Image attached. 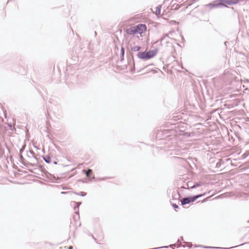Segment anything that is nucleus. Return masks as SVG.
I'll return each instance as SVG.
<instances>
[{"label": "nucleus", "instance_id": "obj_7", "mask_svg": "<svg viewBox=\"0 0 249 249\" xmlns=\"http://www.w3.org/2000/svg\"><path fill=\"white\" fill-rule=\"evenodd\" d=\"M242 87L245 90H248L249 89V81L248 80H245Z\"/></svg>", "mask_w": 249, "mask_h": 249}, {"label": "nucleus", "instance_id": "obj_21", "mask_svg": "<svg viewBox=\"0 0 249 249\" xmlns=\"http://www.w3.org/2000/svg\"><path fill=\"white\" fill-rule=\"evenodd\" d=\"M73 247L72 246H70L69 247V249H72Z\"/></svg>", "mask_w": 249, "mask_h": 249}, {"label": "nucleus", "instance_id": "obj_12", "mask_svg": "<svg viewBox=\"0 0 249 249\" xmlns=\"http://www.w3.org/2000/svg\"><path fill=\"white\" fill-rule=\"evenodd\" d=\"M73 203L77 205L76 206L74 207V210H75V213H78V212L76 211V210L77 209L78 210L79 206L81 204V202H73Z\"/></svg>", "mask_w": 249, "mask_h": 249}, {"label": "nucleus", "instance_id": "obj_11", "mask_svg": "<svg viewBox=\"0 0 249 249\" xmlns=\"http://www.w3.org/2000/svg\"><path fill=\"white\" fill-rule=\"evenodd\" d=\"M141 49V47L138 46H134L131 47V51L133 52H137Z\"/></svg>", "mask_w": 249, "mask_h": 249}, {"label": "nucleus", "instance_id": "obj_4", "mask_svg": "<svg viewBox=\"0 0 249 249\" xmlns=\"http://www.w3.org/2000/svg\"><path fill=\"white\" fill-rule=\"evenodd\" d=\"M125 32L127 35H132L136 33H139V27H136V26H132L126 29Z\"/></svg>", "mask_w": 249, "mask_h": 249}, {"label": "nucleus", "instance_id": "obj_8", "mask_svg": "<svg viewBox=\"0 0 249 249\" xmlns=\"http://www.w3.org/2000/svg\"><path fill=\"white\" fill-rule=\"evenodd\" d=\"M92 170L90 169H89L88 170H83V172H84L85 173V174L86 175V176L88 177H89L90 176V174L92 173Z\"/></svg>", "mask_w": 249, "mask_h": 249}, {"label": "nucleus", "instance_id": "obj_2", "mask_svg": "<svg viewBox=\"0 0 249 249\" xmlns=\"http://www.w3.org/2000/svg\"><path fill=\"white\" fill-rule=\"evenodd\" d=\"M205 195V193H204L203 194H200L196 196H189L187 197L183 198L181 200V203L182 205H184L187 204H189L191 202H194L196 199H197L199 197H200L201 196H204Z\"/></svg>", "mask_w": 249, "mask_h": 249}, {"label": "nucleus", "instance_id": "obj_25", "mask_svg": "<svg viewBox=\"0 0 249 249\" xmlns=\"http://www.w3.org/2000/svg\"><path fill=\"white\" fill-rule=\"evenodd\" d=\"M180 242V241H179V240L178 239V242Z\"/></svg>", "mask_w": 249, "mask_h": 249}, {"label": "nucleus", "instance_id": "obj_10", "mask_svg": "<svg viewBox=\"0 0 249 249\" xmlns=\"http://www.w3.org/2000/svg\"><path fill=\"white\" fill-rule=\"evenodd\" d=\"M43 159L45 160V161L47 163H50L51 161V158L49 156H43Z\"/></svg>", "mask_w": 249, "mask_h": 249}, {"label": "nucleus", "instance_id": "obj_19", "mask_svg": "<svg viewBox=\"0 0 249 249\" xmlns=\"http://www.w3.org/2000/svg\"><path fill=\"white\" fill-rule=\"evenodd\" d=\"M167 36H168V35H167V34L165 35L164 36V37H162V38H161V40H163V39H164V38L165 37Z\"/></svg>", "mask_w": 249, "mask_h": 249}, {"label": "nucleus", "instance_id": "obj_13", "mask_svg": "<svg viewBox=\"0 0 249 249\" xmlns=\"http://www.w3.org/2000/svg\"><path fill=\"white\" fill-rule=\"evenodd\" d=\"M201 185H202V183L200 182H198V183H197L194 184L193 186L191 187V188L194 189V188H196L198 186H200Z\"/></svg>", "mask_w": 249, "mask_h": 249}, {"label": "nucleus", "instance_id": "obj_22", "mask_svg": "<svg viewBox=\"0 0 249 249\" xmlns=\"http://www.w3.org/2000/svg\"><path fill=\"white\" fill-rule=\"evenodd\" d=\"M65 193H66V192H61V194H65Z\"/></svg>", "mask_w": 249, "mask_h": 249}, {"label": "nucleus", "instance_id": "obj_15", "mask_svg": "<svg viewBox=\"0 0 249 249\" xmlns=\"http://www.w3.org/2000/svg\"><path fill=\"white\" fill-rule=\"evenodd\" d=\"M121 54L122 56H124V49L123 47H122L121 48Z\"/></svg>", "mask_w": 249, "mask_h": 249}, {"label": "nucleus", "instance_id": "obj_3", "mask_svg": "<svg viewBox=\"0 0 249 249\" xmlns=\"http://www.w3.org/2000/svg\"><path fill=\"white\" fill-rule=\"evenodd\" d=\"M221 3L217 4V6H225L224 4L228 5L235 4L239 2L238 0H219Z\"/></svg>", "mask_w": 249, "mask_h": 249}, {"label": "nucleus", "instance_id": "obj_24", "mask_svg": "<svg viewBox=\"0 0 249 249\" xmlns=\"http://www.w3.org/2000/svg\"><path fill=\"white\" fill-rule=\"evenodd\" d=\"M181 240H183V237H181Z\"/></svg>", "mask_w": 249, "mask_h": 249}, {"label": "nucleus", "instance_id": "obj_20", "mask_svg": "<svg viewBox=\"0 0 249 249\" xmlns=\"http://www.w3.org/2000/svg\"><path fill=\"white\" fill-rule=\"evenodd\" d=\"M20 159L21 160L23 159V156H22V155H20Z\"/></svg>", "mask_w": 249, "mask_h": 249}, {"label": "nucleus", "instance_id": "obj_6", "mask_svg": "<svg viewBox=\"0 0 249 249\" xmlns=\"http://www.w3.org/2000/svg\"><path fill=\"white\" fill-rule=\"evenodd\" d=\"M136 27H139V34H141L143 32L145 31L146 29L145 25L140 24L136 26Z\"/></svg>", "mask_w": 249, "mask_h": 249}, {"label": "nucleus", "instance_id": "obj_1", "mask_svg": "<svg viewBox=\"0 0 249 249\" xmlns=\"http://www.w3.org/2000/svg\"><path fill=\"white\" fill-rule=\"evenodd\" d=\"M158 53L157 49L149 51L148 52H139L137 55L141 59H149L155 56Z\"/></svg>", "mask_w": 249, "mask_h": 249}, {"label": "nucleus", "instance_id": "obj_5", "mask_svg": "<svg viewBox=\"0 0 249 249\" xmlns=\"http://www.w3.org/2000/svg\"><path fill=\"white\" fill-rule=\"evenodd\" d=\"M27 157L29 158L31 161H36L37 160L36 158V154L33 150H30L29 152L27 154Z\"/></svg>", "mask_w": 249, "mask_h": 249}, {"label": "nucleus", "instance_id": "obj_17", "mask_svg": "<svg viewBox=\"0 0 249 249\" xmlns=\"http://www.w3.org/2000/svg\"><path fill=\"white\" fill-rule=\"evenodd\" d=\"M172 206L175 208V209H176V208H178V205H177L176 204H172Z\"/></svg>", "mask_w": 249, "mask_h": 249}, {"label": "nucleus", "instance_id": "obj_16", "mask_svg": "<svg viewBox=\"0 0 249 249\" xmlns=\"http://www.w3.org/2000/svg\"><path fill=\"white\" fill-rule=\"evenodd\" d=\"M25 147V145H24L20 149V153H21Z\"/></svg>", "mask_w": 249, "mask_h": 249}, {"label": "nucleus", "instance_id": "obj_14", "mask_svg": "<svg viewBox=\"0 0 249 249\" xmlns=\"http://www.w3.org/2000/svg\"><path fill=\"white\" fill-rule=\"evenodd\" d=\"M77 195H79V196H86L87 193H85V192H81L77 194Z\"/></svg>", "mask_w": 249, "mask_h": 249}, {"label": "nucleus", "instance_id": "obj_9", "mask_svg": "<svg viewBox=\"0 0 249 249\" xmlns=\"http://www.w3.org/2000/svg\"><path fill=\"white\" fill-rule=\"evenodd\" d=\"M161 7V5H159L157 7L156 12H155V14L156 15H160V14Z\"/></svg>", "mask_w": 249, "mask_h": 249}, {"label": "nucleus", "instance_id": "obj_23", "mask_svg": "<svg viewBox=\"0 0 249 249\" xmlns=\"http://www.w3.org/2000/svg\"><path fill=\"white\" fill-rule=\"evenodd\" d=\"M53 163H54V164H56V161H54Z\"/></svg>", "mask_w": 249, "mask_h": 249}, {"label": "nucleus", "instance_id": "obj_18", "mask_svg": "<svg viewBox=\"0 0 249 249\" xmlns=\"http://www.w3.org/2000/svg\"><path fill=\"white\" fill-rule=\"evenodd\" d=\"M203 248H207V249L215 248L214 247H207V246H204V247H203Z\"/></svg>", "mask_w": 249, "mask_h": 249}]
</instances>
